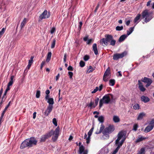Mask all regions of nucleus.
<instances>
[{"mask_svg": "<svg viewBox=\"0 0 154 154\" xmlns=\"http://www.w3.org/2000/svg\"><path fill=\"white\" fill-rule=\"evenodd\" d=\"M76 144L77 146H79V153L80 154H88V150L87 149H85V147L82 145H81V142H80L79 143L77 142Z\"/></svg>", "mask_w": 154, "mask_h": 154, "instance_id": "nucleus-7", "label": "nucleus"}, {"mask_svg": "<svg viewBox=\"0 0 154 154\" xmlns=\"http://www.w3.org/2000/svg\"><path fill=\"white\" fill-rule=\"evenodd\" d=\"M99 100V98L98 97H96L94 100L95 104H94L93 106V108H94L96 106H97L98 104V102Z\"/></svg>", "mask_w": 154, "mask_h": 154, "instance_id": "nucleus-33", "label": "nucleus"}, {"mask_svg": "<svg viewBox=\"0 0 154 154\" xmlns=\"http://www.w3.org/2000/svg\"><path fill=\"white\" fill-rule=\"evenodd\" d=\"M47 102L49 103V104H51L53 105L54 103V99L52 98H49Z\"/></svg>", "mask_w": 154, "mask_h": 154, "instance_id": "nucleus-32", "label": "nucleus"}, {"mask_svg": "<svg viewBox=\"0 0 154 154\" xmlns=\"http://www.w3.org/2000/svg\"><path fill=\"white\" fill-rule=\"evenodd\" d=\"M93 50L94 51V54L97 55L98 54V51L97 48V45L96 44L94 43L93 45Z\"/></svg>", "mask_w": 154, "mask_h": 154, "instance_id": "nucleus-21", "label": "nucleus"}, {"mask_svg": "<svg viewBox=\"0 0 154 154\" xmlns=\"http://www.w3.org/2000/svg\"><path fill=\"white\" fill-rule=\"evenodd\" d=\"M104 128V126L102 124H101V127L100 128V130L98 131H97L96 132V133L97 134H98L100 133L103 130Z\"/></svg>", "mask_w": 154, "mask_h": 154, "instance_id": "nucleus-29", "label": "nucleus"}, {"mask_svg": "<svg viewBox=\"0 0 154 154\" xmlns=\"http://www.w3.org/2000/svg\"><path fill=\"white\" fill-rule=\"evenodd\" d=\"M123 27L122 26H117L116 27V31H119L122 30L123 29Z\"/></svg>", "mask_w": 154, "mask_h": 154, "instance_id": "nucleus-37", "label": "nucleus"}, {"mask_svg": "<svg viewBox=\"0 0 154 154\" xmlns=\"http://www.w3.org/2000/svg\"><path fill=\"white\" fill-rule=\"evenodd\" d=\"M53 123L56 126H57V122L56 119L55 118H54L53 119Z\"/></svg>", "mask_w": 154, "mask_h": 154, "instance_id": "nucleus-48", "label": "nucleus"}, {"mask_svg": "<svg viewBox=\"0 0 154 154\" xmlns=\"http://www.w3.org/2000/svg\"><path fill=\"white\" fill-rule=\"evenodd\" d=\"M134 27L130 28L128 30H127V35L128 36L129 35L134 31Z\"/></svg>", "mask_w": 154, "mask_h": 154, "instance_id": "nucleus-25", "label": "nucleus"}, {"mask_svg": "<svg viewBox=\"0 0 154 154\" xmlns=\"http://www.w3.org/2000/svg\"><path fill=\"white\" fill-rule=\"evenodd\" d=\"M149 125H151V126H152L153 128L154 126V119H152L151 121L149 123Z\"/></svg>", "mask_w": 154, "mask_h": 154, "instance_id": "nucleus-44", "label": "nucleus"}, {"mask_svg": "<svg viewBox=\"0 0 154 154\" xmlns=\"http://www.w3.org/2000/svg\"><path fill=\"white\" fill-rule=\"evenodd\" d=\"M147 138L146 137H145L143 136H139L137 138V139L135 141V143H137L139 142H140L143 140H145V139Z\"/></svg>", "mask_w": 154, "mask_h": 154, "instance_id": "nucleus-19", "label": "nucleus"}, {"mask_svg": "<svg viewBox=\"0 0 154 154\" xmlns=\"http://www.w3.org/2000/svg\"><path fill=\"white\" fill-rule=\"evenodd\" d=\"M99 90V88L98 87H96L95 89L93 91L91 92V93L92 94L95 93L98 90Z\"/></svg>", "mask_w": 154, "mask_h": 154, "instance_id": "nucleus-51", "label": "nucleus"}, {"mask_svg": "<svg viewBox=\"0 0 154 154\" xmlns=\"http://www.w3.org/2000/svg\"><path fill=\"white\" fill-rule=\"evenodd\" d=\"M29 146V139H28L25 140L21 144L20 148L21 149H23Z\"/></svg>", "mask_w": 154, "mask_h": 154, "instance_id": "nucleus-14", "label": "nucleus"}, {"mask_svg": "<svg viewBox=\"0 0 154 154\" xmlns=\"http://www.w3.org/2000/svg\"><path fill=\"white\" fill-rule=\"evenodd\" d=\"M141 14V19H144V21L146 23L149 22L153 17L152 16L150 15L149 10L147 9L144 10L142 12Z\"/></svg>", "mask_w": 154, "mask_h": 154, "instance_id": "nucleus-2", "label": "nucleus"}, {"mask_svg": "<svg viewBox=\"0 0 154 154\" xmlns=\"http://www.w3.org/2000/svg\"><path fill=\"white\" fill-rule=\"evenodd\" d=\"M98 120L100 123H102L104 122V117L102 116H100L98 117Z\"/></svg>", "mask_w": 154, "mask_h": 154, "instance_id": "nucleus-34", "label": "nucleus"}, {"mask_svg": "<svg viewBox=\"0 0 154 154\" xmlns=\"http://www.w3.org/2000/svg\"><path fill=\"white\" fill-rule=\"evenodd\" d=\"M50 14L49 12L48 13L47 10H45L39 17V21H41L43 19H47L50 16Z\"/></svg>", "mask_w": 154, "mask_h": 154, "instance_id": "nucleus-8", "label": "nucleus"}, {"mask_svg": "<svg viewBox=\"0 0 154 154\" xmlns=\"http://www.w3.org/2000/svg\"><path fill=\"white\" fill-rule=\"evenodd\" d=\"M153 128L152 126L149 125L147 126L145 128L144 131L146 132H149Z\"/></svg>", "mask_w": 154, "mask_h": 154, "instance_id": "nucleus-23", "label": "nucleus"}, {"mask_svg": "<svg viewBox=\"0 0 154 154\" xmlns=\"http://www.w3.org/2000/svg\"><path fill=\"white\" fill-rule=\"evenodd\" d=\"M127 54L126 51H124L121 53H116L113 55V59L114 60H117L119 59L122 58Z\"/></svg>", "mask_w": 154, "mask_h": 154, "instance_id": "nucleus-10", "label": "nucleus"}, {"mask_svg": "<svg viewBox=\"0 0 154 154\" xmlns=\"http://www.w3.org/2000/svg\"><path fill=\"white\" fill-rule=\"evenodd\" d=\"M94 104V103L92 102V100H91L89 104L87 106L88 107H90V109H92V108H93Z\"/></svg>", "mask_w": 154, "mask_h": 154, "instance_id": "nucleus-39", "label": "nucleus"}, {"mask_svg": "<svg viewBox=\"0 0 154 154\" xmlns=\"http://www.w3.org/2000/svg\"><path fill=\"white\" fill-rule=\"evenodd\" d=\"M110 101V98L108 94L104 96L101 99L99 102V107L101 108L103 104H108Z\"/></svg>", "mask_w": 154, "mask_h": 154, "instance_id": "nucleus-3", "label": "nucleus"}, {"mask_svg": "<svg viewBox=\"0 0 154 154\" xmlns=\"http://www.w3.org/2000/svg\"><path fill=\"white\" fill-rule=\"evenodd\" d=\"M79 64L81 67H83L85 66V63L83 61H81L80 62Z\"/></svg>", "mask_w": 154, "mask_h": 154, "instance_id": "nucleus-46", "label": "nucleus"}, {"mask_svg": "<svg viewBox=\"0 0 154 154\" xmlns=\"http://www.w3.org/2000/svg\"><path fill=\"white\" fill-rule=\"evenodd\" d=\"M5 30V28H3L0 31V35H2L4 33Z\"/></svg>", "mask_w": 154, "mask_h": 154, "instance_id": "nucleus-45", "label": "nucleus"}, {"mask_svg": "<svg viewBox=\"0 0 154 154\" xmlns=\"http://www.w3.org/2000/svg\"><path fill=\"white\" fill-rule=\"evenodd\" d=\"M14 78V75H12L11 76L10 78V80L8 83V86H11L12 85L13 83V80Z\"/></svg>", "mask_w": 154, "mask_h": 154, "instance_id": "nucleus-27", "label": "nucleus"}, {"mask_svg": "<svg viewBox=\"0 0 154 154\" xmlns=\"http://www.w3.org/2000/svg\"><path fill=\"white\" fill-rule=\"evenodd\" d=\"M66 53H65L64 54V59H63V61H64V63H66Z\"/></svg>", "mask_w": 154, "mask_h": 154, "instance_id": "nucleus-55", "label": "nucleus"}, {"mask_svg": "<svg viewBox=\"0 0 154 154\" xmlns=\"http://www.w3.org/2000/svg\"><path fill=\"white\" fill-rule=\"evenodd\" d=\"M115 81L114 79H110L109 81V85L110 86H113L115 84Z\"/></svg>", "mask_w": 154, "mask_h": 154, "instance_id": "nucleus-35", "label": "nucleus"}, {"mask_svg": "<svg viewBox=\"0 0 154 154\" xmlns=\"http://www.w3.org/2000/svg\"><path fill=\"white\" fill-rule=\"evenodd\" d=\"M37 141L33 137H31L29 138V147L33 145H35L37 143Z\"/></svg>", "mask_w": 154, "mask_h": 154, "instance_id": "nucleus-16", "label": "nucleus"}, {"mask_svg": "<svg viewBox=\"0 0 154 154\" xmlns=\"http://www.w3.org/2000/svg\"><path fill=\"white\" fill-rule=\"evenodd\" d=\"M45 61H43L41 64V67H40V68H41V69H42V68H43V66H44V64H45Z\"/></svg>", "mask_w": 154, "mask_h": 154, "instance_id": "nucleus-58", "label": "nucleus"}, {"mask_svg": "<svg viewBox=\"0 0 154 154\" xmlns=\"http://www.w3.org/2000/svg\"><path fill=\"white\" fill-rule=\"evenodd\" d=\"M110 68L108 67L105 72L103 77V80L104 82L107 81L110 78Z\"/></svg>", "mask_w": 154, "mask_h": 154, "instance_id": "nucleus-11", "label": "nucleus"}, {"mask_svg": "<svg viewBox=\"0 0 154 154\" xmlns=\"http://www.w3.org/2000/svg\"><path fill=\"white\" fill-rule=\"evenodd\" d=\"M138 88L141 91L143 92L146 90V88H144L142 83L140 80H138Z\"/></svg>", "mask_w": 154, "mask_h": 154, "instance_id": "nucleus-17", "label": "nucleus"}, {"mask_svg": "<svg viewBox=\"0 0 154 154\" xmlns=\"http://www.w3.org/2000/svg\"><path fill=\"white\" fill-rule=\"evenodd\" d=\"M115 130V127L113 125H109L108 127L106 128L103 131L104 135H108L112 133Z\"/></svg>", "mask_w": 154, "mask_h": 154, "instance_id": "nucleus-6", "label": "nucleus"}, {"mask_svg": "<svg viewBox=\"0 0 154 154\" xmlns=\"http://www.w3.org/2000/svg\"><path fill=\"white\" fill-rule=\"evenodd\" d=\"M94 69L91 66H90L88 67V70L87 72L88 73L92 72L94 70Z\"/></svg>", "mask_w": 154, "mask_h": 154, "instance_id": "nucleus-36", "label": "nucleus"}, {"mask_svg": "<svg viewBox=\"0 0 154 154\" xmlns=\"http://www.w3.org/2000/svg\"><path fill=\"white\" fill-rule=\"evenodd\" d=\"M145 114L143 112L140 113L138 116L137 119L138 120L142 119L143 117L145 116Z\"/></svg>", "mask_w": 154, "mask_h": 154, "instance_id": "nucleus-26", "label": "nucleus"}, {"mask_svg": "<svg viewBox=\"0 0 154 154\" xmlns=\"http://www.w3.org/2000/svg\"><path fill=\"white\" fill-rule=\"evenodd\" d=\"M86 143L88 144L90 142V137H87L86 139Z\"/></svg>", "mask_w": 154, "mask_h": 154, "instance_id": "nucleus-59", "label": "nucleus"}, {"mask_svg": "<svg viewBox=\"0 0 154 154\" xmlns=\"http://www.w3.org/2000/svg\"><path fill=\"white\" fill-rule=\"evenodd\" d=\"M68 74H69V76L70 78V79L72 78L73 75V73L71 72H69Z\"/></svg>", "mask_w": 154, "mask_h": 154, "instance_id": "nucleus-53", "label": "nucleus"}, {"mask_svg": "<svg viewBox=\"0 0 154 154\" xmlns=\"http://www.w3.org/2000/svg\"><path fill=\"white\" fill-rule=\"evenodd\" d=\"M67 69L68 70L73 71V68L72 66H69V67L67 68Z\"/></svg>", "mask_w": 154, "mask_h": 154, "instance_id": "nucleus-56", "label": "nucleus"}, {"mask_svg": "<svg viewBox=\"0 0 154 154\" xmlns=\"http://www.w3.org/2000/svg\"><path fill=\"white\" fill-rule=\"evenodd\" d=\"M89 56L87 55H85L84 56V58H83L84 60H85V61H87L88 60V59H89Z\"/></svg>", "mask_w": 154, "mask_h": 154, "instance_id": "nucleus-49", "label": "nucleus"}, {"mask_svg": "<svg viewBox=\"0 0 154 154\" xmlns=\"http://www.w3.org/2000/svg\"><path fill=\"white\" fill-rule=\"evenodd\" d=\"M82 25V22L80 21L79 23V30L80 31L81 29V27Z\"/></svg>", "mask_w": 154, "mask_h": 154, "instance_id": "nucleus-52", "label": "nucleus"}, {"mask_svg": "<svg viewBox=\"0 0 154 154\" xmlns=\"http://www.w3.org/2000/svg\"><path fill=\"white\" fill-rule=\"evenodd\" d=\"M52 55V53L51 52H49L47 54V57L46 60V61L48 62L50 60Z\"/></svg>", "mask_w": 154, "mask_h": 154, "instance_id": "nucleus-30", "label": "nucleus"}, {"mask_svg": "<svg viewBox=\"0 0 154 154\" xmlns=\"http://www.w3.org/2000/svg\"><path fill=\"white\" fill-rule=\"evenodd\" d=\"M138 127V125L137 124H135L134 125L133 128V130L136 131L137 130V128Z\"/></svg>", "mask_w": 154, "mask_h": 154, "instance_id": "nucleus-47", "label": "nucleus"}, {"mask_svg": "<svg viewBox=\"0 0 154 154\" xmlns=\"http://www.w3.org/2000/svg\"><path fill=\"white\" fill-rule=\"evenodd\" d=\"M124 143V140L120 142L115 141V143L114 146L115 147V149L112 152V154H116L120 148L122 146Z\"/></svg>", "mask_w": 154, "mask_h": 154, "instance_id": "nucleus-5", "label": "nucleus"}, {"mask_svg": "<svg viewBox=\"0 0 154 154\" xmlns=\"http://www.w3.org/2000/svg\"><path fill=\"white\" fill-rule=\"evenodd\" d=\"M105 38L101 39L100 42L102 45H105L107 46L108 45V42L110 43V45L112 46L115 45L116 41L114 40L112 35L109 34H106L105 35Z\"/></svg>", "mask_w": 154, "mask_h": 154, "instance_id": "nucleus-1", "label": "nucleus"}, {"mask_svg": "<svg viewBox=\"0 0 154 154\" xmlns=\"http://www.w3.org/2000/svg\"><path fill=\"white\" fill-rule=\"evenodd\" d=\"M141 100L145 103H147L149 101V99L147 97L144 96H142L141 97Z\"/></svg>", "mask_w": 154, "mask_h": 154, "instance_id": "nucleus-20", "label": "nucleus"}, {"mask_svg": "<svg viewBox=\"0 0 154 154\" xmlns=\"http://www.w3.org/2000/svg\"><path fill=\"white\" fill-rule=\"evenodd\" d=\"M92 134V132H91L89 131L88 133V137H90V136H91V135Z\"/></svg>", "mask_w": 154, "mask_h": 154, "instance_id": "nucleus-60", "label": "nucleus"}, {"mask_svg": "<svg viewBox=\"0 0 154 154\" xmlns=\"http://www.w3.org/2000/svg\"><path fill=\"white\" fill-rule=\"evenodd\" d=\"M141 15L140 14H138L135 17L134 21V23H136V24H137L141 20Z\"/></svg>", "mask_w": 154, "mask_h": 154, "instance_id": "nucleus-18", "label": "nucleus"}, {"mask_svg": "<svg viewBox=\"0 0 154 154\" xmlns=\"http://www.w3.org/2000/svg\"><path fill=\"white\" fill-rule=\"evenodd\" d=\"M145 149L144 147L141 148L138 151L137 154H145Z\"/></svg>", "mask_w": 154, "mask_h": 154, "instance_id": "nucleus-28", "label": "nucleus"}, {"mask_svg": "<svg viewBox=\"0 0 154 154\" xmlns=\"http://www.w3.org/2000/svg\"><path fill=\"white\" fill-rule=\"evenodd\" d=\"M60 77V75L59 73H58L57 75L55 77V80L56 81H57L59 79V77Z\"/></svg>", "mask_w": 154, "mask_h": 154, "instance_id": "nucleus-57", "label": "nucleus"}, {"mask_svg": "<svg viewBox=\"0 0 154 154\" xmlns=\"http://www.w3.org/2000/svg\"><path fill=\"white\" fill-rule=\"evenodd\" d=\"M40 95V91H36V97L37 98L39 97Z\"/></svg>", "mask_w": 154, "mask_h": 154, "instance_id": "nucleus-43", "label": "nucleus"}, {"mask_svg": "<svg viewBox=\"0 0 154 154\" xmlns=\"http://www.w3.org/2000/svg\"><path fill=\"white\" fill-rule=\"evenodd\" d=\"M59 127H57L55 129L54 131H53V130H51L50 131L52 132V135H54V136H53L52 137V140L54 142L56 141L59 135Z\"/></svg>", "mask_w": 154, "mask_h": 154, "instance_id": "nucleus-9", "label": "nucleus"}, {"mask_svg": "<svg viewBox=\"0 0 154 154\" xmlns=\"http://www.w3.org/2000/svg\"><path fill=\"white\" fill-rule=\"evenodd\" d=\"M52 131H50L44 135L42 136L40 138V142H45L46 139L51 137L52 135Z\"/></svg>", "mask_w": 154, "mask_h": 154, "instance_id": "nucleus-13", "label": "nucleus"}, {"mask_svg": "<svg viewBox=\"0 0 154 154\" xmlns=\"http://www.w3.org/2000/svg\"><path fill=\"white\" fill-rule=\"evenodd\" d=\"M26 18H24L22 21V22L21 23V25H20V27L21 28V29L23 28L25 25L26 23Z\"/></svg>", "mask_w": 154, "mask_h": 154, "instance_id": "nucleus-31", "label": "nucleus"}, {"mask_svg": "<svg viewBox=\"0 0 154 154\" xmlns=\"http://www.w3.org/2000/svg\"><path fill=\"white\" fill-rule=\"evenodd\" d=\"M118 75L117 74H116V75L117 76H121V77L122 76V74L121 73L120 71H119L118 72Z\"/></svg>", "mask_w": 154, "mask_h": 154, "instance_id": "nucleus-61", "label": "nucleus"}, {"mask_svg": "<svg viewBox=\"0 0 154 154\" xmlns=\"http://www.w3.org/2000/svg\"><path fill=\"white\" fill-rule=\"evenodd\" d=\"M140 106L138 104H135L133 106V108L134 109H139Z\"/></svg>", "mask_w": 154, "mask_h": 154, "instance_id": "nucleus-40", "label": "nucleus"}, {"mask_svg": "<svg viewBox=\"0 0 154 154\" xmlns=\"http://www.w3.org/2000/svg\"><path fill=\"white\" fill-rule=\"evenodd\" d=\"M10 86H8V85L7 86V87L5 91H6V92H8V91L10 90Z\"/></svg>", "mask_w": 154, "mask_h": 154, "instance_id": "nucleus-63", "label": "nucleus"}, {"mask_svg": "<svg viewBox=\"0 0 154 154\" xmlns=\"http://www.w3.org/2000/svg\"><path fill=\"white\" fill-rule=\"evenodd\" d=\"M113 121L115 123L118 122L120 121V119L119 117L116 116H113Z\"/></svg>", "mask_w": 154, "mask_h": 154, "instance_id": "nucleus-24", "label": "nucleus"}, {"mask_svg": "<svg viewBox=\"0 0 154 154\" xmlns=\"http://www.w3.org/2000/svg\"><path fill=\"white\" fill-rule=\"evenodd\" d=\"M93 42V39H90L88 40L87 43L88 45L90 44L91 43Z\"/></svg>", "mask_w": 154, "mask_h": 154, "instance_id": "nucleus-50", "label": "nucleus"}, {"mask_svg": "<svg viewBox=\"0 0 154 154\" xmlns=\"http://www.w3.org/2000/svg\"><path fill=\"white\" fill-rule=\"evenodd\" d=\"M36 112H35L33 113V119H35V118L36 116Z\"/></svg>", "mask_w": 154, "mask_h": 154, "instance_id": "nucleus-62", "label": "nucleus"}, {"mask_svg": "<svg viewBox=\"0 0 154 154\" xmlns=\"http://www.w3.org/2000/svg\"><path fill=\"white\" fill-rule=\"evenodd\" d=\"M34 58V56H31L30 57V60H29V68L33 62Z\"/></svg>", "mask_w": 154, "mask_h": 154, "instance_id": "nucleus-38", "label": "nucleus"}, {"mask_svg": "<svg viewBox=\"0 0 154 154\" xmlns=\"http://www.w3.org/2000/svg\"><path fill=\"white\" fill-rule=\"evenodd\" d=\"M127 36L128 35L125 34L122 35L120 37L119 39V41L120 42H122L127 37Z\"/></svg>", "mask_w": 154, "mask_h": 154, "instance_id": "nucleus-22", "label": "nucleus"}, {"mask_svg": "<svg viewBox=\"0 0 154 154\" xmlns=\"http://www.w3.org/2000/svg\"><path fill=\"white\" fill-rule=\"evenodd\" d=\"M11 103V101L9 102L8 104L5 107L4 110L2 112L4 113H5V112L6 111V110H7V109L8 108V107L10 106Z\"/></svg>", "mask_w": 154, "mask_h": 154, "instance_id": "nucleus-41", "label": "nucleus"}, {"mask_svg": "<svg viewBox=\"0 0 154 154\" xmlns=\"http://www.w3.org/2000/svg\"><path fill=\"white\" fill-rule=\"evenodd\" d=\"M126 134L127 132L125 131L122 130L120 131L117 135V139L115 141L118 142H120V140L122 138L121 141L124 140V142L126 138Z\"/></svg>", "mask_w": 154, "mask_h": 154, "instance_id": "nucleus-4", "label": "nucleus"}, {"mask_svg": "<svg viewBox=\"0 0 154 154\" xmlns=\"http://www.w3.org/2000/svg\"><path fill=\"white\" fill-rule=\"evenodd\" d=\"M55 31V28L53 27L51 30V34H53Z\"/></svg>", "mask_w": 154, "mask_h": 154, "instance_id": "nucleus-54", "label": "nucleus"}, {"mask_svg": "<svg viewBox=\"0 0 154 154\" xmlns=\"http://www.w3.org/2000/svg\"><path fill=\"white\" fill-rule=\"evenodd\" d=\"M50 93V91L49 90H47L45 91V93L46 94L48 95Z\"/></svg>", "mask_w": 154, "mask_h": 154, "instance_id": "nucleus-64", "label": "nucleus"}, {"mask_svg": "<svg viewBox=\"0 0 154 154\" xmlns=\"http://www.w3.org/2000/svg\"><path fill=\"white\" fill-rule=\"evenodd\" d=\"M141 81L146 84L145 86L146 87L149 86L152 82V81L151 79L146 77L142 78Z\"/></svg>", "mask_w": 154, "mask_h": 154, "instance_id": "nucleus-12", "label": "nucleus"}, {"mask_svg": "<svg viewBox=\"0 0 154 154\" xmlns=\"http://www.w3.org/2000/svg\"><path fill=\"white\" fill-rule=\"evenodd\" d=\"M53 108V105L51 104H49L46 110L44 112V115L46 116H48L52 111Z\"/></svg>", "mask_w": 154, "mask_h": 154, "instance_id": "nucleus-15", "label": "nucleus"}, {"mask_svg": "<svg viewBox=\"0 0 154 154\" xmlns=\"http://www.w3.org/2000/svg\"><path fill=\"white\" fill-rule=\"evenodd\" d=\"M56 42V40L55 39H54L53 42H52L51 43V48H54L55 47V45Z\"/></svg>", "mask_w": 154, "mask_h": 154, "instance_id": "nucleus-42", "label": "nucleus"}]
</instances>
